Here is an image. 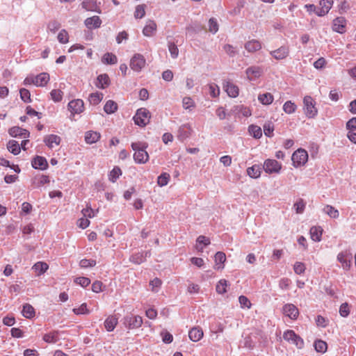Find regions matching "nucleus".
<instances>
[{
  "mask_svg": "<svg viewBox=\"0 0 356 356\" xmlns=\"http://www.w3.org/2000/svg\"><path fill=\"white\" fill-rule=\"evenodd\" d=\"M148 145L146 143L136 142L131 143L134 151V159L136 163L143 164L149 161V154L146 151Z\"/></svg>",
  "mask_w": 356,
  "mask_h": 356,
  "instance_id": "1",
  "label": "nucleus"
},
{
  "mask_svg": "<svg viewBox=\"0 0 356 356\" xmlns=\"http://www.w3.org/2000/svg\"><path fill=\"white\" fill-rule=\"evenodd\" d=\"M49 79V74L42 72L37 76L31 75L26 77L23 83L26 86L34 85L37 87H44L48 83Z\"/></svg>",
  "mask_w": 356,
  "mask_h": 356,
  "instance_id": "2",
  "label": "nucleus"
},
{
  "mask_svg": "<svg viewBox=\"0 0 356 356\" xmlns=\"http://www.w3.org/2000/svg\"><path fill=\"white\" fill-rule=\"evenodd\" d=\"M151 118L149 111L145 108H140L137 110L135 115L134 116V121L136 124L143 127L149 124Z\"/></svg>",
  "mask_w": 356,
  "mask_h": 356,
  "instance_id": "3",
  "label": "nucleus"
},
{
  "mask_svg": "<svg viewBox=\"0 0 356 356\" xmlns=\"http://www.w3.org/2000/svg\"><path fill=\"white\" fill-rule=\"evenodd\" d=\"M304 112L308 118H314L318 113V109L316 107V102L311 96H305L303 99Z\"/></svg>",
  "mask_w": 356,
  "mask_h": 356,
  "instance_id": "4",
  "label": "nucleus"
},
{
  "mask_svg": "<svg viewBox=\"0 0 356 356\" xmlns=\"http://www.w3.org/2000/svg\"><path fill=\"white\" fill-rule=\"evenodd\" d=\"M283 338L297 348L301 349L304 346L303 339L292 330H287L283 333Z\"/></svg>",
  "mask_w": 356,
  "mask_h": 356,
  "instance_id": "5",
  "label": "nucleus"
},
{
  "mask_svg": "<svg viewBox=\"0 0 356 356\" xmlns=\"http://www.w3.org/2000/svg\"><path fill=\"white\" fill-rule=\"evenodd\" d=\"M291 160L295 168L304 165L308 161L307 152L303 149H298L292 154Z\"/></svg>",
  "mask_w": 356,
  "mask_h": 356,
  "instance_id": "6",
  "label": "nucleus"
},
{
  "mask_svg": "<svg viewBox=\"0 0 356 356\" xmlns=\"http://www.w3.org/2000/svg\"><path fill=\"white\" fill-rule=\"evenodd\" d=\"M143 322V318L138 315H127L123 319L124 325L129 330L139 328Z\"/></svg>",
  "mask_w": 356,
  "mask_h": 356,
  "instance_id": "7",
  "label": "nucleus"
},
{
  "mask_svg": "<svg viewBox=\"0 0 356 356\" xmlns=\"http://www.w3.org/2000/svg\"><path fill=\"white\" fill-rule=\"evenodd\" d=\"M146 65L145 57L140 54H136L131 58L130 67L135 72H140Z\"/></svg>",
  "mask_w": 356,
  "mask_h": 356,
  "instance_id": "8",
  "label": "nucleus"
},
{
  "mask_svg": "<svg viewBox=\"0 0 356 356\" xmlns=\"http://www.w3.org/2000/svg\"><path fill=\"white\" fill-rule=\"evenodd\" d=\"M282 165L275 159H266L264 163V169L268 174L279 173Z\"/></svg>",
  "mask_w": 356,
  "mask_h": 356,
  "instance_id": "9",
  "label": "nucleus"
},
{
  "mask_svg": "<svg viewBox=\"0 0 356 356\" xmlns=\"http://www.w3.org/2000/svg\"><path fill=\"white\" fill-rule=\"evenodd\" d=\"M68 110L72 115L80 114L84 111V102L81 99H73L68 103Z\"/></svg>",
  "mask_w": 356,
  "mask_h": 356,
  "instance_id": "10",
  "label": "nucleus"
},
{
  "mask_svg": "<svg viewBox=\"0 0 356 356\" xmlns=\"http://www.w3.org/2000/svg\"><path fill=\"white\" fill-rule=\"evenodd\" d=\"M263 74V69L260 66L253 65L248 67L245 70L247 79L252 81L259 79Z\"/></svg>",
  "mask_w": 356,
  "mask_h": 356,
  "instance_id": "11",
  "label": "nucleus"
},
{
  "mask_svg": "<svg viewBox=\"0 0 356 356\" xmlns=\"http://www.w3.org/2000/svg\"><path fill=\"white\" fill-rule=\"evenodd\" d=\"M289 47L287 46H282L278 49L270 51V54L276 60H284L289 55Z\"/></svg>",
  "mask_w": 356,
  "mask_h": 356,
  "instance_id": "12",
  "label": "nucleus"
},
{
  "mask_svg": "<svg viewBox=\"0 0 356 356\" xmlns=\"http://www.w3.org/2000/svg\"><path fill=\"white\" fill-rule=\"evenodd\" d=\"M282 312L284 315L292 320L297 319L299 316L298 309L293 304L284 305L282 308Z\"/></svg>",
  "mask_w": 356,
  "mask_h": 356,
  "instance_id": "13",
  "label": "nucleus"
},
{
  "mask_svg": "<svg viewBox=\"0 0 356 356\" xmlns=\"http://www.w3.org/2000/svg\"><path fill=\"white\" fill-rule=\"evenodd\" d=\"M352 257L347 252H339L337 255V260L341 264L343 269L348 270L351 266Z\"/></svg>",
  "mask_w": 356,
  "mask_h": 356,
  "instance_id": "14",
  "label": "nucleus"
},
{
  "mask_svg": "<svg viewBox=\"0 0 356 356\" xmlns=\"http://www.w3.org/2000/svg\"><path fill=\"white\" fill-rule=\"evenodd\" d=\"M346 19L343 17H337L333 20L332 29L334 31L343 33L346 32Z\"/></svg>",
  "mask_w": 356,
  "mask_h": 356,
  "instance_id": "15",
  "label": "nucleus"
},
{
  "mask_svg": "<svg viewBox=\"0 0 356 356\" xmlns=\"http://www.w3.org/2000/svg\"><path fill=\"white\" fill-rule=\"evenodd\" d=\"M333 5L332 0H321L319 2L320 8L316 11L318 16H324L328 13Z\"/></svg>",
  "mask_w": 356,
  "mask_h": 356,
  "instance_id": "16",
  "label": "nucleus"
},
{
  "mask_svg": "<svg viewBox=\"0 0 356 356\" xmlns=\"http://www.w3.org/2000/svg\"><path fill=\"white\" fill-rule=\"evenodd\" d=\"M82 8L87 11L101 13L102 10L96 0H84L81 3Z\"/></svg>",
  "mask_w": 356,
  "mask_h": 356,
  "instance_id": "17",
  "label": "nucleus"
},
{
  "mask_svg": "<svg viewBox=\"0 0 356 356\" xmlns=\"http://www.w3.org/2000/svg\"><path fill=\"white\" fill-rule=\"evenodd\" d=\"M102 19L97 15L88 17L84 21L85 26L88 29H98L101 26Z\"/></svg>",
  "mask_w": 356,
  "mask_h": 356,
  "instance_id": "18",
  "label": "nucleus"
},
{
  "mask_svg": "<svg viewBox=\"0 0 356 356\" xmlns=\"http://www.w3.org/2000/svg\"><path fill=\"white\" fill-rule=\"evenodd\" d=\"M157 29L156 23L154 20H148L143 29V33L146 37L153 36Z\"/></svg>",
  "mask_w": 356,
  "mask_h": 356,
  "instance_id": "19",
  "label": "nucleus"
},
{
  "mask_svg": "<svg viewBox=\"0 0 356 356\" xmlns=\"http://www.w3.org/2000/svg\"><path fill=\"white\" fill-rule=\"evenodd\" d=\"M203 330L200 327H194L188 332L190 339L194 342L199 341L203 337Z\"/></svg>",
  "mask_w": 356,
  "mask_h": 356,
  "instance_id": "20",
  "label": "nucleus"
},
{
  "mask_svg": "<svg viewBox=\"0 0 356 356\" xmlns=\"http://www.w3.org/2000/svg\"><path fill=\"white\" fill-rule=\"evenodd\" d=\"M215 265L214 268L216 270H222L224 268V263L226 261V255L222 252H218L214 256Z\"/></svg>",
  "mask_w": 356,
  "mask_h": 356,
  "instance_id": "21",
  "label": "nucleus"
},
{
  "mask_svg": "<svg viewBox=\"0 0 356 356\" xmlns=\"http://www.w3.org/2000/svg\"><path fill=\"white\" fill-rule=\"evenodd\" d=\"M223 88L229 97H236L238 95L239 89L238 86L234 85L233 83L227 81L224 83Z\"/></svg>",
  "mask_w": 356,
  "mask_h": 356,
  "instance_id": "22",
  "label": "nucleus"
},
{
  "mask_svg": "<svg viewBox=\"0 0 356 356\" xmlns=\"http://www.w3.org/2000/svg\"><path fill=\"white\" fill-rule=\"evenodd\" d=\"M101 138V134L98 131H88L85 133V141L87 144H93L97 143Z\"/></svg>",
  "mask_w": 356,
  "mask_h": 356,
  "instance_id": "23",
  "label": "nucleus"
},
{
  "mask_svg": "<svg viewBox=\"0 0 356 356\" xmlns=\"http://www.w3.org/2000/svg\"><path fill=\"white\" fill-rule=\"evenodd\" d=\"M61 139L60 136L54 134L46 136L44 138V142L49 148H53L55 145H58L60 143Z\"/></svg>",
  "mask_w": 356,
  "mask_h": 356,
  "instance_id": "24",
  "label": "nucleus"
},
{
  "mask_svg": "<svg viewBox=\"0 0 356 356\" xmlns=\"http://www.w3.org/2000/svg\"><path fill=\"white\" fill-rule=\"evenodd\" d=\"M245 49L250 53H254L261 49V44L259 40H251L248 41L245 45Z\"/></svg>",
  "mask_w": 356,
  "mask_h": 356,
  "instance_id": "25",
  "label": "nucleus"
},
{
  "mask_svg": "<svg viewBox=\"0 0 356 356\" xmlns=\"http://www.w3.org/2000/svg\"><path fill=\"white\" fill-rule=\"evenodd\" d=\"M118 323V318L114 315L108 316L104 321V327L108 332L113 331Z\"/></svg>",
  "mask_w": 356,
  "mask_h": 356,
  "instance_id": "26",
  "label": "nucleus"
},
{
  "mask_svg": "<svg viewBox=\"0 0 356 356\" xmlns=\"http://www.w3.org/2000/svg\"><path fill=\"white\" fill-rule=\"evenodd\" d=\"M9 134L12 137L24 136V138L29 137L30 133L26 129H24L19 127H13L8 130Z\"/></svg>",
  "mask_w": 356,
  "mask_h": 356,
  "instance_id": "27",
  "label": "nucleus"
},
{
  "mask_svg": "<svg viewBox=\"0 0 356 356\" xmlns=\"http://www.w3.org/2000/svg\"><path fill=\"white\" fill-rule=\"evenodd\" d=\"M32 269L37 276H40L49 269V265L44 261H38L33 266Z\"/></svg>",
  "mask_w": 356,
  "mask_h": 356,
  "instance_id": "28",
  "label": "nucleus"
},
{
  "mask_svg": "<svg viewBox=\"0 0 356 356\" xmlns=\"http://www.w3.org/2000/svg\"><path fill=\"white\" fill-rule=\"evenodd\" d=\"M110 85V79L108 74H103L97 76L96 86L104 89Z\"/></svg>",
  "mask_w": 356,
  "mask_h": 356,
  "instance_id": "29",
  "label": "nucleus"
},
{
  "mask_svg": "<svg viewBox=\"0 0 356 356\" xmlns=\"http://www.w3.org/2000/svg\"><path fill=\"white\" fill-rule=\"evenodd\" d=\"M191 133V129L190 126L187 124H184L181 126L179 129L177 138H179V140L183 141L190 136Z\"/></svg>",
  "mask_w": 356,
  "mask_h": 356,
  "instance_id": "30",
  "label": "nucleus"
},
{
  "mask_svg": "<svg viewBox=\"0 0 356 356\" xmlns=\"http://www.w3.org/2000/svg\"><path fill=\"white\" fill-rule=\"evenodd\" d=\"M32 166L35 169L44 170L47 167V162L44 157L36 156L32 161Z\"/></svg>",
  "mask_w": 356,
  "mask_h": 356,
  "instance_id": "31",
  "label": "nucleus"
},
{
  "mask_svg": "<svg viewBox=\"0 0 356 356\" xmlns=\"http://www.w3.org/2000/svg\"><path fill=\"white\" fill-rule=\"evenodd\" d=\"M323 229L319 226H314L310 229L311 238L314 241H320L323 234Z\"/></svg>",
  "mask_w": 356,
  "mask_h": 356,
  "instance_id": "32",
  "label": "nucleus"
},
{
  "mask_svg": "<svg viewBox=\"0 0 356 356\" xmlns=\"http://www.w3.org/2000/svg\"><path fill=\"white\" fill-rule=\"evenodd\" d=\"M261 168L259 165H253L247 169V174L253 179H257L261 175Z\"/></svg>",
  "mask_w": 356,
  "mask_h": 356,
  "instance_id": "33",
  "label": "nucleus"
},
{
  "mask_svg": "<svg viewBox=\"0 0 356 356\" xmlns=\"http://www.w3.org/2000/svg\"><path fill=\"white\" fill-rule=\"evenodd\" d=\"M7 149L14 155H17L20 152L21 147L16 140H10L7 144Z\"/></svg>",
  "mask_w": 356,
  "mask_h": 356,
  "instance_id": "34",
  "label": "nucleus"
},
{
  "mask_svg": "<svg viewBox=\"0 0 356 356\" xmlns=\"http://www.w3.org/2000/svg\"><path fill=\"white\" fill-rule=\"evenodd\" d=\"M274 99L273 95L270 92H266L264 94H260L258 96V100L263 105H270L273 103Z\"/></svg>",
  "mask_w": 356,
  "mask_h": 356,
  "instance_id": "35",
  "label": "nucleus"
},
{
  "mask_svg": "<svg viewBox=\"0 0 356 356\" xmlns=\"http://www.w3.org/2000/svg\"><path fill=\"white\" fill-rule=\"evenodd\" d=\"M22 314L26 318H32L35 316V312L33 306L26 303L23 306Z\"/></svg>",
  "mask_w": 356,
  "mask_h": 356,
  "instance_id": "36",
  "label": "nucleus"
},
{
  "mask_svg": "<svg viewBox=\"0 0 356 356\" xmlns=\"http://www.w3.org/2000/svg\"><path fill=\"white\" fill-rule=\"evenodd\" d=\"M104 95L102 92H96L91 93L88 97V101L92 105L99 104L103 99Z\"/></svg>",
  "mask_w": 356,
  "mask_h": 356,
  "instance_id": "37",
  "label": "nucleus"
},
{
  "mask_svg": "<svg viewBox=\"0 0 356 356\" xmlns=\"http://www.w3.org/2000/svg\"><path fill=\"white\" fill-rule=\"evenodd\" d=\"M43 340L47 343H56L59 340L58 332L53 331L45 334Z\"/></svg>",
  "mask_w": 356,
  "mask_h": 356,
  "instance_id": "38",
  "label": "nucleus"
},
{
  "mask_svg": "<svg viewBox=\"0 0 356 356\" xmlns=\"http://www.w3.org/2000/svg\"><path fill=\"white\" fill-rule=\"evenodd\" d=\"M118 110V104L113 100H108L104 106V111L107 114L114 113Z\"/></svg>",
  "mask_w": 356,
  "mask_h": 356,
  "instance_id": "39",
  "label": "nucleus"
},
{
  "mask_svg": "<svg viewBox=\"0 0 356 356\" xmlns=\"http://www.w3.org/2000/svg\"><path fill=\"white\" fill-rule=\"evenodd\" d=\"M102 62L107 65L115 64L118 62V58L112 53H106L102 57Z\"/></svg>",
  "mask_w": 356,
  "mask_h": 356,
  "instance_id": "40",
  "label": "nucleus"
},
{
  "mask_svg": "<svg viewBox=\"0 0 356 356\" xmlns=\"http://www.w3.org/2000/svg\"><path fill=\"white\" fill-rule=\"evenodd\" d=\"M248 131L251 136L255 138H260L262 136V131L260 127L257 125H250Z\"/></svg>",
  "mask_w": 356,
  "mask_h": 356,
  "instance_id": "41",
  "label": "nucleus"
},
{
  "mask_svg": "<svg viewBox=\"0 0 356 356\" xmlns=\"http://www.w3.org/2000/svg\"><path fill=\"white\" fill-rule=\"evenodd\" d=\"M228 286L227 281L225 279L220 280L216 284V290L219 294H224L227 292Z\"/></svg>",
  "mask_w": 356,
  "mask_h": 356,
  "instance_id": "42",
  "label": "nucleus"
},
{
  "mask_svg": "<svg viewBox=\"0 0 356 356\" xmlns=\"http://www.w3.org/2000/svg\"><path fill=\"white\" fill-rule=\"evenodd\" d=\"M297 109V106L291 101H286L283 105V110L287 114H292L295 113Z\"/></svg>",
  "mask_w": 356,
  "mask_h": 356,
  "instance_id": "43",
  "label": "nucleus"
},
{
  "mask_svg": "<svg viewBox=\"0 0 356 356\" xmlns=\"http://www.w3.org/2000/svg\"><path fill=\"white\" fill-rule=\"evenodd\" d=\"M323 211L332 218H337L339 216L338 210L331 205H326Z\"/></svg>",
  "mask_w": 356,
  "mask_h": 356,
  "instance_id": "44",
  "label": "nucleus"
},
{
  "mask_svg": "<svg viewBox=\"0 0 356 356\" xmlns=\"http://www.w3.org/2000/svg\"><path fill=\"white\" fill-rule=\"evenodd\" d=\"M170 179V175L167 172H163L158 177L157 184L161 187L165 186L168 184Z\"/></svg>",
  "mask_w": 356,
  "mask_h": 356,
  "instance_id": "45",
  "label": "nucleus"
},
{
  "mask_svg": "<svg viewBox=\"0 0 356 356\" xmlns=\"http://www.w3.org/2000/svg\"><path fill=\"white\" fill-rule=\"evenodd\" d=\"M146 6L145 4H140L136 7L134 12V17L136 19H141L145 15Z\"/></svg>",
  "mask_w": 356,
  "mask_h": 356,
  "instance_id": "46",
  "label": "nucleus"
},
{
  "mask_svg": "<svg viewBox=\"0 0 356 356\" xmlns=\"http://www.w3.org/2000/svg\"><path fill=\"white\" fill-rule=\"evenodd\" d=\"M314 348L317 352L323 353L327 350V345L324 341L317 340L314 342Z\"/></svg>",
  "mask_w": 356,
  "mask_h": 356,
  "instance_id": "47",
  "label": "nucleus"
},
{
  "mask_svg": "<svg viewBox=\"0 0 356 356\" xmlns=\"http://www.w3.org/2000/svg\"><path fill=\"white\" fill-rule=\"evenodd\" d=\"M196 242H197V247H196L197 249L199 251L202 252L203 248L202 247L200 248L199 245L203 244L204 246H207L210 244V239L204 236L201 235L197 237Z\"/></svg>",
  "mask_w": 356,
  "mask_h": 356,
  "instance_id": "48",
  "label": "nucleus"
},
{
  "mask_svg": "<svg viewBox=\"0 0 356 356\" xmlns=\"http://www.w3.org/2000/svg\"><path fill=\"white\" fill-rule=\"evenodd\" d=\"M121 175V169L118 167H115L109 174V180L112 182H115Z\"/></svg>",
  "mask_w": 356,
  "mask_h": 356,
  "instance_id": "49",
  "label": "nucleus"
},
{
  "mask_svg": "<svg viewBox=\"0 0 356 356\" xmlns=\"http://www.w3.org/2000/svg\"><path fill=\"white\" fill-rule=\"evenodd\" d=\"M236 110L243 117H250L252 115V111L249 107L243 105L236 107Z\"/></svg>",
  "mask_w": 356,
  "mask_h": 356,
  "instance_id": "50",
  "label": "nucleus"
},
{
  "mask_svg": "<svg viewBox=\"0 0 356 356\" xmlns=\"http://www.w3.org/2000/svg\"><path fill=\"white\" fill-rule=\"evenodd\" d=\"M20 97L22 101L26 103L31 102V93L29 90L26 88H21L19 90Z\"/></svg>",
  "mask_w": 356,
  "mask_h": 356,
  "instance_id": "51",
  "label": "nucleus"
},
{
  "mask_svg": "<svg viewBox=\"0 0 356 356\" xmlns=\"http://www.w3.org/2000/svg\"><path fill=\"white\" fill-rule=\"evenodd\" d=\"M96 265V261L95 259H83L79 262L81 268H86L88 267H93Z\"/></svg>",
  "mask_w": 356,
  "mask_h": 356,
  "instance_id": "52",
  "label": "nucleus"
},
{
  "mask_svg": "<svg viewBox=\"0 0 356 356\" xmlns=\"http://www.w3.org/2000/svg\"><path fill=\"white\" fill-rule=\"evenodd\" d=\"M51 99L56 102H60L63 99V92L60 90H53L50 92Z\"/></svg>",
  "mask_w": 356,
  "mask_h": 356,
  "instance_id": "53",
  "label": "nucleus"
},
{
  "mask_svg": "<svg viewBox=\"0 0 356 356\" xmlns=\"http://www.w3.org/2000/svg\"><path fill=\"white\" fill-rule=\"evenodd\" d=\"M58 40L62 44H66L69 42L68 33L65 30H61L58 35Z\"/></svg>",
  "mask_w": 356,
  "mask_h": 356,
  "instance_id": "54",
  "label": "nucleus"
},
{
  "mask_svg": "<svg viewBox=\"0 0 356 356\" xmlns=\"http://www.w3.org/2000/svg\"><path fill=\"white\" fill-rule=\"evenodd\" d=\"M183 107L185 109H191L195 107V102L192 98L189 97H185L182 100Z\"/></svg>",
  "mask_w": 356,
  "mask_h": 356,
  "instance_id": "55",
  "label": "nucleus"
},
{
  "mask_svg": "<svg viewBox=\"0 0 356 356\" xmlns=\"http://www.w3.org/2000/svg\"><path fill=\"white\" fill-rule=\"evenodd\" d=\"M306 267L305 264L297 261L293 266L294 272L298 275L303 274L305 271Z\"/></svg>",
  "mask_w": 356,
  "mask_h": 356,
  "instance_id": "56",
  "label": "nucleus"
},
{
  "mask_svg": "<svg viewBox=\"0 0 356 356\" xmlns=\"http://www.w3.org/2000/svg\"><path fill=\"white\" fill-rule=\"evenodd\" d=\"M74 282L82 287H86L90 284V280L86 277H79L74 280Z\"/></svg>",
  "mask_w": 356,
  "mask_h": 356,
  "instance_id": "57",
  "label": "nucleus"
},
{
  "mask_svg": "<svg viewBox=\"0 0 356 356\" xmlns=\"http://www.w3.org/2000/svg\"><path fill=\"white\" fill-rule=\"evenodd\" d=\"M168 50L173 58H176L178 56L179 49L177 46L174 42L168 43Z\"/></svg>",
  "mask_w": 356,
  "mask_h": 356,
  "instance_id": "58",
  "label": "nucleus"
},
{
  "mask_svg": "<svg viewBox=\"0 0 356 356\" xmlns=\"http://www.w3.org/2000/svg\"><path fill=\"white\" fill-rule=\"evenodd\" d=\"M238 301L242 308H248L250 309L252 306V304L249 299L245 296H241L238 298Z\"/></svg>",
  "mask_w": 356,
  "mask_h": 356,
  "instance_id": "59",
  "label": "nucleus"
},
{
  "mask_svg": "<svg viewBox=\"0 0 356 356\" xmlns=\"http://www.w3.org/2000/svg\"><path fill=\"white\" fill-rule=\"evenodd\" d=\"M274 131V127L272 122H267L264 125V134L270 137L273 136V133Z\"/></svg>",
  "mask_w": 356,
  "mask_h": 356,
  "instance_id": "60",
  "label": "nucleus"
},
{
  "mask_svg": "<svg viewBox=\"0 0 356 356\" xmlns=\"http://www.w3.org/2000/svg\"><path fill=\"white\" fill-rule=\"evenodd\" d=\"M73 312L76 314H86L89 313V310L87 308L86 303H83L78 308L73 309Z\"/></svg>",
  "mask_w": 356,
  "mask_h": 356,
  "instance_id": "61",
  "label": "nucleus"
},
{
  "mask_svg": "<svg viewBox=\"0 0 356 356\" xmlns=\"http://www.w3.org/2000/svg\"><path fill=\"white\" fill-rule=\"evenodd\" d=\"M209 31L213 33L218 31V24L214 18H211L209 21Z\"/></svg>",
  "mask_w": 356,
  "mask_h": 356,
  "instance_id": "62",
  "label": "nucleus"
},
{
  "mask_svg": "<svg viewBox=\"0 0 356 356\" xmlns=\"http://www.w3.org/2000/svg\"><path fill=\"white\" fill-rule=\"evenodd\" d=\"M130 261L134 264H140L145 261V257L143 254L138 253L132 255L130 257Z\"/></svg>",
  "mask_w": 356,
  "mask_h": 356,
  "instance_id": "63",
  "label": "nucleus"
},
{
  "mask_svg": "<svg viewBox=\"0 0 356 356\" xmlns=\"http://www.w3.org/2000/svg\"><path fill=\"white\" fill-rule=\"evenodd\" d=\"M339 314L342 317H347L350 314L349 305L348 303H343L339 308Z\"/></svg>",
  "mask_w": 356,
  "mask_h": 356,
  "instance_id": "64",
  "label": "nucleus"
}]
</instances>
